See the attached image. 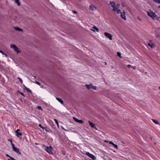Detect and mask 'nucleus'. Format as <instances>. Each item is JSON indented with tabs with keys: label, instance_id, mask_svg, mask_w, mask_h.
<instances>
[{
	"label": "nucleus",
	"instance_id": "obj_1",
	"mask_svg": "<svg viewBox=\"0 0 160 160\" xmlns=\"http://www.w3.org/2000/svg\"><path fill=\"white\" fill-rule=\"evenodd\" d=\"M147 13L148 16L151 17L153 20L156 19L159 20L160 17L157 15L156 14L152 12H147Z\"/></svg>",
	"mask_w": 160,
	"mask_h": 160
},
{
	"label": "nucleus",
	"instance_id": "obj_2",
	"mask_svg": "<svg viewBox=\"0 0 160 160\" xmlns=\"http://www.w3.org/2000/svg\"><path fill=\"white\" fill-rule=\"evenodd\" d=\"M43 146L45 148V150L46 152H48L49 154H53V153L51 151V150L52 149V148L51 146H50L49 147L46 146L45 145H43Z\"/></svg>",
	"mask_w": 160,
	"mask_h": 160
},
{
	"label": "nucleus",
	"instance_id": "obj_3",
	"mask_svg": "<svg viewBox=\"0 0 160 160\" xmlns=\"http://www.w3.org/2000/svg\"><path fill=\"white\" fill-rule=\"evenodd\" d=\"M86 154L87 156L92 158L93 160H95L96 159V157H95L94 155L89 153V152H86Z\"/></svg>",
	"mask_w": 160,
	"mask_h": 160
},
{
	"label": "nucleus",
	"instance_id": "obj_4",
	"mask_svg": "<svg viewBox=\"0 0 160 160\" xmlns=\"http://www.w3.org/2000/svg\"><path fill=\"white\" fill-rule=\"evenodd\" d=\"M110 4L111 6L113 8V11L116 12L117 10V8H116V5L114 2H110Z\"/></svg>",
	"mask_w": 160,
	"mask_h": 160
},
{
	"label": "nucleus",
	"instance_id": "obj_5",
	"mask_svg": "<svg viewBox=\"0 0 160 160\" xmlns=\"http://www.w3.org/2000/svg\"><path fill=\"white\" fill-rule=\"evenodd\" d=\"M104 35L107 38H108L110 40H112V35L111 34L106 32L104 33Z\"/></svg>",
	"mask_w": 160,
	"mask_h": 160
},
{
	"label": "nucleus",
	"instance_id": "obj_6",
	"mask_svg": "<svg viewBox=\"0 0 160 160\" xmlns=\"http://www.w3.org/2000/svg\"><path fill=\"white\" fill-rule=\"evenodd\" d=\"M19 131H20V130L19 129H18L15 131L16 135L18 137H19L20 136H21L22 135V133L19 132Z\"/></svg>",
	"mask_w": 160,
	"mask_h": 160
},
{
	"label": "nucleus",
	"instance_id": "obj_7",
	"mask_svg": "<svg viewBox=\"0 0 160 160\" xmlns=\"http://www.w3.org/2000/svg\"><path fill=\"white\" fill-rule=\"evenodd\" d=\"M73 118L74 120L77 122H78L80 123H82L83 122L82 120H79L74 117H73Z\"/></svg>",
	"mask_w": 160,
	"mask_h": 160
},
{
	"label": "nucleus",
	"instance_id": "obj_8",
	"mask_svg": "<svg viewBox=\"0 0 160 160\" xmlns=\"http://www.w3.org/2000/svg\"><path fill=\"white\" fill-rule=\"evenodd\" d=\"M91 30L95 32V30H96V31L98 32H99V29L98 28L96 27L95 26H94L92 27V29H91Z\"/></svg>",
	"mask_w": 160,
	"mask_h": 160
},
{
	"label": "nucleus",
	"instance_id": "obj_9",
	"mask_svg": "<svg viewBox=\"0 0 160 160\" xmlns=\"http://www.w3.org/2000/svg\"><path fill=\"white\" fill-rule=\"evenodd\" d=\"M13 150L16 152L18 154H21V153L19 151V149L17 148L16 147L14 148V149H13Z\"/></svg>",
	"mask_w": 160,
	"mask_h": 160
},
{
	"label": "nucleus",
	"instance_id": "obj_10",
	"mask_svg": "<svg viewBox=\"0 0 160 160\" xmlns=\"http://www.w3.org/2000/svg\"><path fill=\"white\" fill-rule=\"evenodd\" d=\"M125 13L124 12H123L121 14V17L123 19L125 20H126V18L125 16Z\"/></svg>",
	"mask_w": 160,
	"mask_h": 160
},
{
	"label": "nucleus",
	"instance_id": "obj_11",
	"mask_svg": "<svg viewBox=\"0 0 160 160\" xmlns=\"http://www.w3.org/2000/svg\"><path fill=\"white\" fill-rule=\"evenodd\" d=\"M88 122L89 123V124L93 128H95L96 129V128L95 127V124H94L92 123V122H91L90 121H88Z\"/></svg>",
	"mask_w": 160,
	"mask_h": 160
},
{
	"label": "nucleus",
	"instance_id": "obj_12",
	"mask_svg": "<svg viewBox=\"0 0 160 160\" xmlns=\"http://www.w3.org/2000/svg\"><path fill=\"white\" fill-rule=\"evenodd\" d=\"M85 86L88 89H89L90 88H92V84H86Z\"/></svg>",
	"mask_w": 160,
	"mask_h": 160
},
{
	"label": "nucleus",
	"instance_id": "obj_13",
	"mask_svg": "<svg viewBox=\"0 0 160 160\" xmlns=\"http://www.w3.org/2000/svg\"><path fill=\"white\" fill-rule=\"evenodd\" d=\"M14 28L16 31L22 32V30L18 27H14Z\"/></svg>",
	"mask_w": 160,
	"mask_h": 160
},
{
	"label": "nucleus",
	"instance_id": "obj_14",
	"mask_svg": "<svg viewBox=\"0 0 160 160\" xmlns=\"http://www.w3.org/2000/svg\"><path fill=\"white\" fill-rule=\"evenodd\" d=\"M90 9L92 10V11H94L96 9V8L95 7H94L92 5H90L89 6Z\"/></svg>",
	"mask_w": 160,
	"mask_h": 160
},
{
	"label": "nucleus",
	"instance_id": "obj_15",
	"mask_svg": "<svg viewBox=\"0 0 160 160\" xmlns=\"http://www.w3.org/2000/svg\"><path fill=\"white\" fill-rule=\"evenodd\" d=\"M56 99L59 102H60L61 104H62L63 103V101L60 98H56Z\"/></svg>",
	"mask_w": 160,
	"mask_h": 160
},
{
	"label": "nucleus",
	"instance_id": "obj_16",
	"mask_svg": "<svg viewBox=\"0 0 160 160\" xmlns=\"http://www.w3.org/2000/svg\"><path fill=\"white\" fill-rule=\"evenodd\" d=\"M15 2L17 4L18 6H19L20 5L19 0H15Z\"/></svg>",
	"mask_w": 160,
	"mask_h": 160
},
{
	"label": "nucleus",
	"instance_id": "obj_17",
	"mask_svg": "<svg viewBox=\"0 0 160 160\" xmlns=\"http://www.w3.org/2000/svg\"><path fill=\"white\" fill-rule=\"evenodd\" d=\"M16 47H17V46L16 45H14V44H11L10 45V47H11V48H12L13 49H14L15 48H16Z\"/></svg>",
	"mask_w": 160,
	"mask_h": 160
},
{
	"label": "nucleus",
	"instance_id": "obj_18",
	"mask_svg": "<svg viewBox=\"0 0 160 160\" xmlns=\"http://www.w3.org/2000/svg\"><path fill=\"white\" fill-rule=\"evenodd\" d=\"M152 120L156 124H158L159 123L157 120L153 119H152Z\"/></svg>",
	"mask_w": 160,
	"mask_h": 160
},
{
	"label": "nucleus",
	"instance_id": "obj_19",
	"mask_svg": "<svg viewBox=\"0 0 160 160\" xmlns=\"http://www.w3.org/2000/svg\"><path fill=\"white\" fill-rule=\"evenodd\" d=\"M148 45L149 46H150L151 48H153L154 45V44L152 43H148Z\"/></svg>",
	"mask_w": 160,
	"mask_h": 160
},
{
	"label": "nucleus",
	"instance_id": "obj_20",
	"mask_svg": "<svg viewBox=\"0 0 160 160\" xmlns=\"http://www.w3.org/2000/svg\"><path fill=\"white\" fill-rule=\"evenodd\" d=\"M0 52L1 53L2 55H4L6 57H7V55L3 51H1Z\"/></svg>",
	"mask_w": 160,
	"mask_h": 160
},
{
	"label": "nucleus",
	"instance_id": "obj_21",
	"mask_svg": "<svg viewBox=\"0 0 160 160\" xmlns=\"http://www.w3.org/2000/svg\"><path fill=\"white\" fill-rule=\"evenodd\" d=\"M14 50L15 51H16L17 52V54L19 53V51L18 50V48L17 47H16V48H15L14 49Z\"/></svg>",
	"mask_w": 160,
	"mask_h": 160
},
{
	"label": "nucleus",
	"instance_id": "obj_22",
	"mask_svg": "<svg viewBox=\"0 0 160 160\" xmlns=\"http://www.w3.org/2000/svg\"><path fill=\"white\" fill-rule=\"evenodd\" d=\"M54 120L55 122V123L57 124V126L58 127H59V124H58V122L57 121V120L56 119H54Z\"/></svg>",
	"mask_w": 160,
	"mask_h": 160
},
{
	"label": "nucleus",
	"instance_id": "obj_23",
	"mask_svg": "<svg viewBox=\"0 0 160 160\" xmlns=\"http://www.w3.org/2000/svg\"><path fill=\"white\" fill-rule=\"evenodd\" d=\"M18 79V80L21 83H22V80L21 79V78H19V77H18L17 78Z\"/></svg>",
	"mask_w": 160,
	"mask_h": 160
},
{
	"label": "nucleus",
	"instance_id": "obj_24",
	"mask_svg": "<svg viewBox=\"0 0 160 160\" xmlns=\"http://www.w3.org/2000/svg\"><path fill=\"white\" fill-rule=\"evenodd\" d=\"M10 142L11 143V145L12 146V149H14V148H15V147L14 145L12 143V140H10Z\"/></svg>",
	"mask_w": 160,
	"mask_h": 160
},
{
	"label": "nucleus",
	"instance_id": "obj_25",
	"mask_svg": "<svg viewBox=\"0 0 160 160\" xmlns=\"http://www.w3.org/2000/svg\"><path fill=\"white\" fill-rule=\"evenodd\" d=\"M115 12H116L118 14H119L121 12V10L120 9H117L116 11Z\"/></svg>",
	"mask_w": 160,
	"mask_h": 160
},
{
	"label": "nucleus",
	"instance_id": "obj_26",
	"mask_svg": "<svg viewBox=\"0 0 160 160\" xmlns=\"http://www.w3.org/2000/svg\"><path fill=\"white\" fill-rule=\"evenodd\" d=\"M117 55L120 58H121V56L120 52H117Z\"/></svg>",
	"mask_w": 160,
	"mask_h": 160
},
{
	"label": "nucleus",
	"instance_id": "obj_27",
	"mask_svg": "<svg viewBox=\"0 0 160 160\" xmlns=\"http://www.w3.org/2000/svg\"><path fill=\"white\" fill-rule=\"evenodd\" d=\"M92 88L93 89H94V90H96L97 89V87L96 86H93L92 85Z\"/></svg>",
	"mask_w": 160,
	"mask_h": 160
},
{
	"label": "nucleus",
	"instance_id": "obj_28",
	"mask_svg": "<svg viewBox=\"0 0 160 160\" xmlns=\"http://www.w3.org/2000/svg\"><path fill=\"white\" fill-rule=\"evenodd\" d=\"M34 83H36V84H37L39 86L41 85L40 83L39 82H38L36 81H35V82H34Z\"/></svg>",
	"mask_w": 160,
	"mask_h": 160
},
{
	"label": "nucleus",
	"instance_id": "obj_29",
	"mask_svg": "<svg viewBox=\"0 0 160 160\" xmlns=\"http://www.w3.org/2000/svg\"><path fill=\"white\" fill-rule=\"evenodd\" d=\"M154 1L156 2H158L160 3V0H154Z\"/></svg>",
	"mask_w": 160,
	"mask_h": 160
},
{
	"label": "nucleus",
	"instance_id": "obj_30",
	"mask_svg": "<svg viewBox=\"0 0 160 160\" xmlns=\"http://www.w3.org/2000/svg\"><path fill=\"white\" fill-rule=\"evenodd\" d=\"M120 6V4H117V6H116V8H117V9H118V8H119Z\"/></svg>",
	"mask_w": 160,
	"mask_h": 160
},
{
	"label": "nucleus",
	"instance_id": "obj_31",
	"mask_svg": "<svg viewBox=\"0 0 160 160\" xmlns=\"http://www.w3.org/2000/svg\"><path fill=\"white\" fill-rule=\"evenodd\" d=\"M113 146H114V147H115V148H116V149H118V146L117 145H116V144H114L113 145Z\"/></svg>",
	"mask_w": 160,
	"mask_h": 160
},
{
	"label": "nucleus",
	"instance_id": "obj_32",
	"mask_svg": "<svg viewBox=\"0 0 160 160\" xmlns=\"http://www.w3.org/2000/svg\"><path fill=\"white\" fill-rule=\"evenodd\" d=\"M26 91L28 92H29L30 93H32V92L31 90H29V89L28 88V90H27Z\"/></svg>",
	"mask_w": 160,
	"mask_h": 160
},
{
	"label": "nucleus",
	"instance_id": "obj_33",
	"mask_svg": "<svg viewBox=\"0 0 160 160\" xmlns=\"http://www.w3.org/2000/svg\"><path fill=\"white\" fill-rule=\"evenodd\" d=\"M24 90H28V88H27L25 85H24Z\"/></svg>",
	"mask_w": 160,
	"mask_h": 160
},
{
	"label": "nucleus",
	"instance_id": "obj_34",
	"mask_svg": "<svg viewBox=\"0 0 160 160\" xmlns=\"http://www.w3.org/2000/svg\"><path fill=\"white\" fill-rule=\"evenodd\" d=\"M37 108L39 109V110H41L42 109V108L41 106H38V108Z\"/></svg>",
	"mask_w": 160,
	"mask_h": 160
},
{
	"label": "nucleus",
	"instance_id": "obj_35",
	"mask_svg": "<svg viewBox=\"0 0 160 160\" xmlns=\"http://www.w3.org/2000/svg\"><path fill=\"white\" fill-rule=\"evenodd\" d=\"M109 143L110 144H112L113 145L114 144V143L112 141H110L109 142Z\"/></svg>",
	"mask_w": 160,
	"mask_h": 160
},
{
	"label": "nucleus",
	"instance_id": "obj_36",
	"mask_svg": "<svg viewBox=\"0 0 160 160\" xmlns=\"http://www.w3.org/2000/svg\"><path fill=\"white\" fill-rule=\"evenodd\" d=\"M132 68L134 70H136V66L132 67Z\"/></svg>",
	"mask_w": 160,
	"mask_h": 160
},
{
	"label": "nucleus",
	"instance_id": "obj_37",
	"mask_svg": "<svg viewBox=\"0 0 160 160\" xmlns=\"http://www.w3.org/2000/svg\"><path fill=\"white\" fill-rule=\"evenodd\" d=\"M155 37L156 38H158L159 37V36L158 34H155Z\"/></svg>",
	"mask_w": 160,
	"mask_h": 160
},
{
	"label": "nucleus",
	"instance_id": "obj_38",
	"mask_svg": "<svg viewBox=\"0 0 160 160\" xmlns=\"http://www.w3.org/2000/svg\"><path fill=\"white\" fill-rule=\"evenodd\" d=\"M10 158L11 159L10 160H15L12 157H10Z\"/></svg>",
	"mask_w": 160,
	"mask_h": 160
},
{
	"label": "nucleus",
	"instance_id": "obj_39",
	"mask_svg": "<svg viewBox=\"0 0 160 160\" xmlns=\"http://www.w3.org/2000/svg\"><path fill=\"white\" fill-rule=\"evenodd\" d=\"M127 66L128 68H130V67L132 68L131 65H130V64H128V65H127Z\"/></svg>",
	"mask_w": 160,
	"mask_h": 160
},
{
	"label": "nucleus",
	"instance_id": "obj_40",
	"mask_svg": "<svg viewBox=\"0 0 160 160\" xmlns=\"http://www.w3.org/2000/svg\"><path fill=\"white\" fill-rule=\"evenodd\" d=\"M20 94L22 95L23 96L25 97L24 94L22 92H20Z\"/></svg>",
	"mask_w": 160,
	"mask_h": 160
},
{
	"label": "nucleus",
	"instance_id": "obj_41",
	"mask_svg": "<svg viewBox=\"0 0 160 160\" xmlns=\"http://www.w3.org/2000/svg\"><path fill=\"white\" fill-rule=\"evenodd\" d=\"M72 12H73L74 13H77V12L75 11H73Z\"/></svg>",
	"mask_w": 160,
	"mask_h": 160
},
{
	"label": "nucleus",
	"instance_id": "obj_42",
	"mask_svg": "<svg viewBox=\"0 0 160 160\" xmlns=\"http://www.w3.org/2000/svg\"><path fill=\"white\" fill-rule=\"evenodd\" d=\"M38 126L40 127L41 128L42 127V125L41 124H39L38 125Z\"/></svg>",
	"mask_w": 160,
	"mask_h": 160
},
{
	"label": "nucleus",
	"instance_id": "obj_43",
	"mask_svg": "<svg viewBox=\"0 0 160 160\" xmlns=\"http://www.w3.org/2000/svg\"><path fill=\"white\" fill-rule=\"evenodd\" d=\"M41 128L43 129V130H45V128H46V127H42Z\"/></svg>",
	"mask_w": 160,
	"mask_h": 160
},
{
	"label": "nucleus",
	"instance_id": "obj_44",
	"mask_svg": "<svg viewBox=\"0 0 160 160\" xmlns=\"http://www.w3.org/2000/svg\"><path fill=\"white\" fill-rule=\"evenodd\" d=\"M6 156L7 157H8L10 158V157H11L8 154H6Z\"/></svg>",
	"mask_w": 160,
	"mask_h": 160
},
{
	"label": "nucleus",
	"instance_id": "obj_45",
	"mask_svg": "<svg viewBox=\"0 0 160 160\" xmlns=\"http://www.w3.org/2000/svg\"><path fill=\"white\" fill-rule=\"evenodd\" d=\"M122 6L123 7H124V4L123 3H122Z\"/></svg>",
	"mask_w": 160,
	"mask_h": 160
},
{
	"label": "nucleus",
	"instance_id": "obj_46",
	"mask_svg": "<svg viewBox=\"0 0 160 160\" xmlns=\"http://www.w3.org/2000/svg\"><path fill=\"white\" fill-rule=\"evenodd\" d=\"M45 130L46 131L49 132V131L46 129V128H45Z\"/></svg>",
	"mask_w": 160,
	"mask_h": 160
},
{
	"label": "nucleus",
	"instance_id": "obj_47",
	"mask_svg": "<svg viewBox=\"0 0 160 160\" xmlns=\"http://www.w3.org/2000/svg\"><path fill=\"white\" fill-rule=\"evenodd\" d=\"M138 19H139V20L140 21L141 20V19L139 18H138Z\"/></svg>",
	"mask_w": 160,
	"mask_h": 160
},
{
	"label": "nucleus",
	"instance_id": "obj_48",
	"mask_svg": "<svg viewBox=\"0 0 160 160\" xmlns=\"http://www.w3.org/2000/svg\"><path fill=\"white\" fill-rule=\"evenodd\" d=\"M105 142H108V141H106V140H105Z\"/></svg>",
	"mask_w": 160,
	"mask_h": 160
},
{
	"label": "nucleus",
	"instance_id": "obj_49",
	"mask_svg": "<svg viewBox=\"0 0 160 160\" xmlns=\"http://www.w3.org/2000/svg\"><path fill=\"white\" fill-rule=\"evenodd\" d=\"M159 89L160 90V86L159 87Z\"/></svg>",
	"mask_w": 160,
	"mask_h": 160
},
{
	"label": "nucleus",
	"instance_id": "obj_50",
	"mask_svg": "<svg viewBox=\"0 0 160 160\" xmlns=\"http://www.w3.org/2000/svg\"><path fill=\"white\" fill-rule=\"evenodd\" d=\"M10 140H11V139H10H10H8V141H10Z\"/></svg>",
	"mask_w": 160,
	"mask_h": 160
},
{
	"label": "nucleus",
	"instance_id": "obj_51",
	"mask_svg": "<svg viewBox=\"0 0 160 160\" xmlns=\"http://www.w3.org/2000/svg\"><path fill=\"white\" fill-rule=\"evenodd\" d=\"M33 77L34 78H35V76H33Z\"/></svg>",
	"mask_w": 160,
	"mask_h": 160
},
{
	"label": "nucleus",
	"instance_id": "obj_52",
	"mask_svg": "<svg viewBox=\"0 0 160 160\" xmlns=\"http://www.w3.org/2000/svg\"><path fill=\"white\" fill-rule=\"evenodd\" d=\"M158 7H159V8H160V6H158Z\"/></svg>",
	"mask_w": 160,
	"mask_h": 160
},
{
	"label": "nucleus",
	"instance_id": "obj_53",
	"mask_svg": "<svg viewBox=\"0 0 160 160\" xmlns=\"http://www.w3.org/2000/svg\"><path fill=\"white\" fill-rule=\"evenodd\" d=\"M36 144H38L36 143Z\"/></svg>",
	"mask_w": 160,
	"mask_h": 160
},
{
	"label": "nucleus",
	"instance_id": "obj_54",
	"mask_svg": "<svg viewBox=\"0 0 160 160\" xmlns=\"http://www.w3.org/2000/svg\"><path fill=\"white\" fill-rule=\"evenodd\" d=\"M8 160H10V159H9Z\"/></svg>",
	"mask_w": 160,
	"mask_h": 160
},
{
	"label": "nucleus",
	"instance_id": "obj_55",
	"mask_svg": "<svg viewBox=\"0 0 160 160\" xmlns=\"http://www.w3.org/2000/svg\"><path fill=\"white\" fill-rule=\"evenodd\" d=\"M1 51V50H0V52Z\"/></svg>",
	"mask_w": 160,
	"mask_h": 160
}]
</instances>
